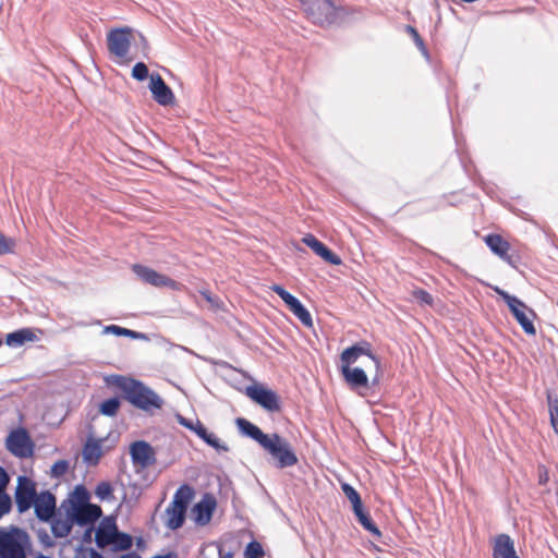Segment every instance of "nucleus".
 <instances>
[{
    "label": "nucleus",
    "instance_id": "obj_1",
    "mask_svg": "<svg viewBox=\"0 0 558 558\" xmlns=\"http://www.w3.org/2000/svg\"><path fill=\"white\" fill-rule=\"evenodd\" d=\"M114 383L123 391L124 398L136 409L151 413L163 407V399L141 380L118 375Z\"/></svg>",
    "mask_w": 558,
    "mask_h": 558
},
{
    "label": "nucleus",
    "instance_id": "obj_2",
    "mask_svg": "<svg viewBox=\"0 0 558 558\" xmlns=\"http://www.w3.org/2000/svg\"><path fill=\"white\" fill-rule=\"evenodd\" d=\"M262 448L269 453L277 469L293 466L299 461L291 444L277 433L270 434Z\"/></svg>",
    "mask_w": 558,
    "mask_h": 558
},
{
    "label": "nucleus",
    "instance_id": "obj_3",
    "mask_svg": "<svg viewBox=\"0 0 558 558\" xmlns=\"http://www.w3.org/2000/svg\"><path fill=\"white\" fill-rule=\"evenodd\" d=\"M493 290L506 302L509 311L523 331L529 336H534L536 333V329L533 324V318L536 316L535 312L519 298L508 293L504 289L495 287Z\"/></svg>",
    "mask_w": 558,
    "mask_h": 558
},
{
    "label": "nucleus",
    "instance_id": "obj_4",
    "mask_svg": "<svg viewBox=\"0 0 558 558\" xmlns=\"http://www.w3.org/2000/svg\"><path fill=\"white\" fill-rule=\"evenodd\" d=\"M28 544V534L23 529L12 526L8 532L0 530V558H26Z\"/></svg>",
    "mask_w": 558,
    "mask_h": 558
},
{
    "label": "nucleus",
    "instance_id": "obj_5",
    "mask_svg": "<svg viewBox=\"0 0 558 558\" xmlns=\"http://www.w3.org/2000/svg\"><path fill=\"white\" fill-rule=\"evenodd\" d=\"M307 17L319 26H328L336 23L338 9L332 0H313L305 7Z\"/></svg>",
    "mask_w": 558,
    "mask_h": 558
},
{
    "label": "nucleus",
    "instance_id": "obj_6",
    "mask_svg": "<svg viewBox=\"0 0 558 558\" xmlns=\"http://www.w3.org/2000/svg\"><path fill=\"white\" fill-rule=\"evenodd\" d=\"M133 272L144 282L156 288H168L173 291H181L184 286L171 279L170 277L159 274L150 267L135 264L132 267Z\"/></svg>",
    "mask_w": 558,
    "mask_h": 558
},
{
    "label": "nucleus",
    "instance_id": "obj_7",
    "mask_svg": "<svg viewBox=\"0 0 558 558\" xmlns=\"http://www.w3.org/2000/svg\"><path fill=\"white\" fill-rule=\"evenodd\" d=\"M8 450L17 458H29L34 453V442L25 428L12 430L7 438Z\"/></svg>",
    "mask_w": 558,
    "mask_h": 558
},
{
    "label": "nucleus",
    "instance_id": "obj_8",
    "mask_svg": "<svg viewBox=\"0 0 558 558\" xmlns=\"http://www.w3.org/2000/svg\"><path fill=\"white\" fill-rule=\"evenodd\" d=\"M245 395L269 412H277L280 410V399L278 395L263 385L255 384L247 386L245 388Z\"/></svg>",
    "mask_w": 558,
    "mask_h": 558
},
{
    "label": "nucleus",
    "instance_id": "obj_9",
    "mask_svg": "<svg viewBox=\"0 0 558 558\" xmlns=\"http://www.w3.org/2000/svg\"><path fill=\"white\" fill-rule=\"evenodd\" d=\"M35 483L27 476L17 477V486L15 489V504L17 511L23 513L27 511L37 499Z\"/></svg>",
    "mask_w": 558,
    "mask_h": 558
},
{
    "label": "nucleus",
    "instance_id": "obj_10",
    "mask_svg": "<svg viewBox=\"0 0 558 558\" xmlns=\"http://www.w3.org/2000/svg\"><path fill=\"white\" fill-rule=\"evenodd\" d=\"M365 355L369 357L377 369L381 367L380 359L372 351V344L365 340L354 343L353 345L344 349L340 355V365L351 366L360 356Z\"/></svg>",
    "mask_w": 558,
    "mask_h": 558
},
{
    "label": "nucleus",
    "instance_id": "obj_11",
    "mask_svg": "<svg viewBox=\"0 0 558 558\" xmlns=\"http://www.w3.org/2000/svg\"><path fill=\"white\" fill-rule=\"evenodd\" d=\"M107 45L110 53L118 58H125L131 46V28H114L107 35Z\"/></svg>",
    "mask_w": 558,
    "mask_h": 558
},
{
    "label": "nucleus",
    "instance_id": "obj_12",
    "mask_svg": "<svg viewBox=\"0 0 558 558\" xmlns=\"http://www.w3.org/2000/svg\"><path fill=\"white\" fill-rule=\"evenodd\" d=\"M64 514H69L73 525L78 526L95 525L102 514L101 508L97 506L75 507L71 506L69 509H62Z\"/></svg>",
    "mask_w": 558,
    "mask_h": 558
},
{
    "label": "nucleus",
    "instance_id": "obj_13",
    "mask_svg": "<svg viewBox=\"0 0 558 558\" xmlns=\"http://www.w3.org/2000/svg\"><path fill=\"white\" fill-rule=\"evenodd\" d=\"M130 456L134 465L148 468L156 462V452L150 444L145 440H136L130 447Z\"/></svg>",
    "mask_w": 558,
    "mask_h": 558
},
{
    "label": "nucleus",
    "instance_id": "obj_14",
    "mask_svg": "<svg viewBox=\"0 0 558 558\" xmlns=\"http://www.w3.org/2000/svg\"><path fill=\"white\" fill-rule=\"evenodd\" d=\"M33 506L36 517L41 522H49L57 514V499L49 490L41 492Z\"/></svg>",
    "mask_w": 558,
    "mask_h": 558
},
{
    "label": "nucleus",
    "instance_id": "obj_15",
    "mask_svg": "<svg viewBox=\"0 0 558 558\" xmlns=\"http://www.w3.org/2000/svg\"><path fill=\"white\" fill-rule=\"evenodd\" d=\"M340 373L351 390L359 391L361 396H365L361 392V389H367L369 381L363 368L340 365Z\"/></svg>",
    "mask_w": 558,
    "mask_h": 558
},
{
    "label": "nucleus",
    "instance_id": "obj_16",
    "mask_svg": "<svg viewBox=\"0 0 558 558\" xmlns=\"http://www.w3.org/2000/svg\"><path fill=\"white\" fill-rule=\"evenodd\" d=\"M149 89L153 98L161 106L172 105L174 102V95L160 74L153 73L149 75Z\"/></svg>",
    "mask_w": 558,
    "mask_h": 558
},
{
    "label": "nucleus",
    "instance_id": "obj_17",
    "mask_svg": "<svg viewBox=\"0 0 558 558\" xmlns=\"http://www.w3.org/2000/svg\"><path fill=\"white\" fill-rule=\"evenodd\" d=\"M217 501L214 496L206 494L196 502L192 509V514L197 525L204 526L209 523L216 509Z\"/></svg>",
    "mask_w": 558,
    "mask_h": 558
},
{
    "label": "nucleus",
    "instance_id": "obj_18",
    "mask_svg": "<svg viewBox=\"0 0 558 558\" xmlns=\"http://www.w3.org/2000/svg\"><path fill=\"white\" fill-rule=\"evenodd\" d=\"M302 241L306 246L313 250L316 255L330 265L339 266L342 264L340 256L329 250L328 246L319 241L315 235L308 233L302 239Z\"/></svg>",
    "mask_w": 558,
    "mask_h": 558
},
{
    "label": "nucleus",
    "instance_id": "obj_19",
    "mask_svg": "<svg viewBox=\"0 0 558 558\" xmlns=\"http://www.w3.org/2000/svg\"><path fill=\"white\" fill-rule=\"evenodd\" d=\"M493 558H519L512 538L508 534H499L495 538Z\"/></svg>",
    "mask_w": 558,
    "mask_h": 558
},
{
    "label": "nucleus",
    "instance_id": "obj_20",
    "mask_svg": "<svg viewBox=\"0 0 558 558\" xmlns=\"http://www.w3.org/2000/svg\"><path fill=\"white\" fill-rule=\"evenodd\" d=\"M235 424L242 435L255 440L260 447L269 437V434H265L257 425L246 418L239 417L235 420Z\"/></svg>",
    "mask_w": 558,
    "mask_h": 558
},
{
    "label": "nucleus",
    "instance_id": "obj_21",
    "mask_svg": "<svg viewBox=\"0 0 558 558\" xmlns=\"http://www.w3.org/2000/svg\"><path fill=\"white\" fill-rule=\"evenodd\" d=\"M89 499L90 495L88 490L83 485H77L70 494L69 498L61 502L60 510L69 509L71 506H73V508L96 506L95 504H90Z\"/></svg>",
    "mask_w": 558,
    "mask_h": 558
},
{
    "label": "nucleus",
    "instance_id": "obj_22",
    "mask_svg": "<svg viewBox=\"0 0 558 558\" xmlns=\"http://www.w3.org/2000/svg\"><path fill=\"white\" fill-rule=\"evenodd\" d=\"M117 524L114 520L105 519L96 530L95 542L98 548H106L111 545L114 537Z\"/></svg>",
    "mask_w": 558,
    "mask_h": 558
},
{
    "label": "nucleus",
    "instance_id": "obj_23",
    "mask_svg": "<svg viewBox=\"0 0 558 558\" xmlns=\"http://www.w3.org/2000/svg\"><path fill=\"white\" fill-rule=\"evenodd\" d=\"M39 338L36 332L28 327L17 329L13 332H10L5 337V343L12 348H19L25 344L26 342H36Z\"/></svg>",
    "mask_w": 558,
    "mask_h": 558
},
{
    "label": "nucleus",
    "instance_id": "obj_24",
    "mask_svg": "<svg viewBox=\"0 0 558 558\" xmlns=\"http://www.w3.org/2000/svg\"><path fill=\"white\" fill-rule=\"evenodd\" d=\"M48 523L51 524V532L56 538L66 537L73 527V521H71L69 514L61 518V512L59 515L56 514Z\"/></svg>",
    "mask_w": 558,
    "mask_h": 558
},
{
    "label": "nucleus",
    "instance_id": "obj_25",
    "mask_svg": "<svg viewBox=\"0 0 558 558\" xmlns=\"http://www.w3.org/2000/svg\"><path fill=\"white\" fill-rule=\"evenodd\" d=\"M166 513L168 515L167 526L170 530H178L184 524L186 509L179 506L177 507L173 505H169V507L166 510Z\"/></svg>",
    "mask_w": 558,
    "mask_h": 558
},
{
    "label": "nucleus",
    "instance_id": "obj_26",
    "mask_svg": "<svg viewBox=\"0 0 558 558\" xmlns=\"http://www.w3.org/2000/svg\"><path fill=\"white\" fill-rule=\"evenodd\" d=\"M485 243L499 257L506 255V251L510 248V244L499 234H488L485 238Z\"/></svg>",
    "mask_w": 558,
    "mask_h": 558
},
{
    "label": "nucleus",
    "instance_id": "obj_27",
    "mask_svg": "<svg viewBox=\"0 0 558 558\" xmlns=\"http://www.w3.org/2000/svg\"><path fill=\"white\" fill-rule=\"evenodd\" d=\"M288 307L305 327H313V319L311 313L298 298Z\"/></svg>",
    "mask_w": 558,
    "mask_h": 558
},
{
    "label": "nucleus",
    "instance_id": "obj_28",
    "mask_svg": "<svg viewBox=\"0 0 558 558\" xmlns=\"http://www.w3.org/2000/svg\"><path fill=\"white\" fill-rule=\"evenodd\" d=\"M101 456L99 440H88L83 448V459L89 464H96Z\"/></svg>",
    "mask_w": 558,
    "mask_h": 558
},
{
    "label": "nucleus",
    "instance_id": "obj_29",
    "mask_svg": "<svg viewBox=\"0 0 558 558\" xmlns=\"http://www.w3.org/2000/svg\"><path fill=\"white\" fill-rule=\"evenodd\" d=\"M546 399L550 425L554 432L558 435V395L554 391L547 390Z\"/></svg>",
    "mask_w": 558,
    "mask_h": 558
},
{
    "label": "nucleus",
    "instance_id": "obj_30",
    "mask_svg": "<svg viewBox=\"0 0 558 558\" xmlns=\"http://www.w3.org/2000/svg\"><path fill=\"white\" fill-rule=\"evenodd\" d=\"M194 496V490L191 486L183 484L178 488V490L174 494L173 500L170 505L179 506L184 509H187V506L190 501L192 500Z\"/></svg>",
    "mask_w": 558,
    "mask_h": 558
},
{
    "label": "nucleus",
    "instance_id": "obj_31",
    "mask_svg": "<svg viewBox=\"0 0 558 558\" xmlns=\"http://www.w3.org/2000/svg\"><path fill=\"white\" fill-rule=\"evenodd\" d=\"M104 333H112L118 337H129L136 340H145L147 336L143 332H138L132 329H128L118 325H109L104 328Z\"/></svg>",
    "mask_w": 558,
    "mask_h": 558
},
{
    "label": "nucleus",
    "instance_id": "obj_32",
    "mask_svg": "<svg viewBox=\"0 0 558 558\" xmlns=\"http://www.w3.org/2000/svg\"><path fill=\"white\" fill-rule=\"evenodd\" d=\"M113 542L111 543L113 550H128L132 547L133 539L130 534L119 532L118 529L114 532V537L112 538Z\"/></svg>",
    "mask_w": 558,
    "mask_h": 558
},
{
    "label": "nucleus",
    "instance_id": "obj_33",
    "mask_svg": "<svg viewBox=\"0 0 558 558\" xmlns=\"http://www.w3.org/2000/svg\"><path fill=\"white\" fill-rule=\"evenodd\" d=\"M121 405L118 397L104 400L99 405V412L105 416H114Z\"/></svg>",
    "mask_w": 558,
    "mask_h": 558
},
{
    "label": "nucleus",
    "instance_id": "obj_34",
    "mask_svg": "<svg viewBox=\"0 0 558 558\" xmlns=\"http://www.w3.org/2000/svg\"><path fill=\"white\" fill-rule=\"evenodd\" d=\"M202 440L219 452L229 451V447L226 444H222L214 433L207 432L205 436L202 437Z\"/></svg>",
    "mask_w": 558,
    "mask_h": 558
},
{
    "label": "nucleus",
    "instance_id": "obj_35",
    "mask_svg": "<svg viewBox=\"0 0 558 558\" xmlns=\"http://www.w3.org/2000/svg\"><path fill=\"white\" fill-rule=\"evenodd\" d=\"M245 558H262L265 555L264 548L257 541H251L244 551Z\"/></svg>",
    "mask_w": 558,
    "mask_h": 558
},
{
    "label": "nucleus",
    "instance_id": "obj_36",
    "mask_svg": "<svg viewBox=\"0 0 558 558\" xmlns=\"http://www.w3.org/2000/svg\"><path fill=\"white\" fill-rule=\"evenodd\" d=\"M112 486L109 482H100L95 489V495L100 500L109 499L112 496Z\"/></svg>",
    "mask_w": 558,
    "mask_h": 558
},
{
    "label": "nucleus",
    "instance_id": "obj_37",
    "mask_svg": "<svg viewBox=\"0 0 558 558\" xmlns=\"http://www.w3.org/2000/svg\"><path fill=\"white\" fill-rule=\"evenodd\" d=\"M148 75V68L144 62H137L132 69V77L136 81H145Z\"/></svg>",
    "mask_w": 558,
    "mask_h": 558
},
{
    "label": "nucleus",
    "instance_id": "obj_38",
    "mask_svg": "<svg viewBox=\"0 0 558 558\" xmlns=\"http://www.w3.org/2000/svg\"><path fill=\"white\" fill-rule=\"evenodd\" d=\"M341 489H342L344 496L350 500V502L352 505L362 501L361 496L357 493V490L353 486H351L350 484L342 483L341 484Z\"/></svg>",
    "mask_w": 558,
    "mask_h": 558
},
{
    "label": "nucleus",
    "instance_id": "obj_39",
    "mask_svg": "<svg viewBox=\"0 0 558 558\" xmlns=\"http://www.w3.org/2000/svg\"><path fill=\"white\" fill-rule=\"evenodd\" d=\"M367 532H369L375 537L379 538L381 537V532L378 529V526L374 523L372 518L367 515L366 518H361V521L359 522Z\"/></svg>",
    "mask_w": 558,
    "mask_h": 558
},
{
    "label": "nucleus",
    "instance_id": "obj_40",
    "mask_svg": "<svg viewBox=\"0 0 558 558\" xmlns=\"http://www.w3.org/2000/svg\"><path fill=\"white\" fill-rule=\"evenodd\" d=\"M271 290L280 296V299L284 302L287 306H289L296 299V296L292 295L282 286L274 284L271 287Z\"/></svg>",
    "mask_w": 558,
    "mask_h": 558
},
{
    "label": "nucleus",
    "instance_id": "obj_41",
    "mask_svg": "<svg viewBox=\"0 0 558 558\" xmlns=\"http://www.w3.org/2000/svg\"><path fill=\"white\" fill-rule=\"evenodd\" d=\"M412 294H413L414 299L417 302H420L421 304L433 305L434 299H433L432 294L428 293L426 290L415 289Z\"/></svg>",
    "mask_w": 558,
    "mask_h": 558
},
{
    "label": "nucleus",
    "instance_id": "obj_42",
    "mask_svg": "<svg viewBox=\"0 0 558 558\" xmlns=\"http://www.w3.org/2000/svg\"><path fill=\"white\" fill-rule=\"evenodd\" d=\"M69 470V462L66 460H59L54 462L51 466V475L52 477H60L64 475Z\"/></svg>",
    "mask_w": 558,
    "mask_h": 558
},
{
    "label": "nucleus",
    "instance_id": "obj_43",
    "mask_svg": "<svg viewBox=\"0 0 558 558\" xmlns=\"http://www.w3.org/2000/svg\"><path fill=\"white\" fill-rule=\"evenodd\" d=\"M12 508L11 497L5 493H0V519L10 512Z\"/></svg>",
    "mask_w": 558,
    "mask_h": 558
},
{
    "label": "nucleus",
    "instance_id": "obj_44",
    "mask_svg": "<svg viewBox=\"0 0 558 558\" xmlns=\"http://www.w3.org/2000/svg\"><path fill=\"white\" fill-rule=\"evenodd\" d=\"M407 31L412 35L415 45L422 51V53L424 56H428V51L425 47L424 40L422 39L417 31L412 26H407Z\"/></svg>",
    "mask_w": 558,
    "mask_h": 558
},
{
    "label": "nucleus",
    "instance_id": "obj_45",
    "mask_svg": "<svg viewBox=\"0 0 558 558\" xmlns=\"http://www.w3.org/2000/svg\"><path fill=\"white\" fill-rule=\"evenodd\" d=\"M15 242L14 240L4 236L2 233H0V254H9L13 252Z\"/></svg>",
    "mask_w": 558,
    "mask_h": 558
},
{
    "label": "nucleus",
    "instance_id": "obj_46",
    "mask_svg": "<svg viewBox=\"0 0 558 558\" xmlns=\"http://www.w3.org/2000/svg\"><path fill=\"white\" fill-rule=\"evenodd\" d=\"M201 295L214 308H220L221 307V301L218 296H215L210 293L209 290H201Z\"/></svg>",
    "mask_w": 558,
    "mask_h": 558
},
{
    "label": "nucleus",
    "instance_id": "obj_47",
    "mask_svg": "<svg viewBox=\"0 0 558 558\" xmlns=\"http://www.w3.org/2000/svg\"><path fill=\"white\" fill-rule=\"evenodd\" d=\"M500 258L513 268L518 267L520 260L519 255L509 254V251H506V255L500 256Z\"/></svg>",
    "mask_w": 558,
    "mask_h": 558
},
{
    "label": "nucleus",
    "instance_id": "obj_48",
    "mask_svg": "<svg viewBox=\"0 0 558 558\" xmlns=\"http://www.w3.org/2000/svg\"><path fill=\"white\" fill-rule=\"evenodd\" d=\"M10 482V476L5 469L0 465V493L5 492V487Z\"/></svg>",
    "mask_w": 558,
    "mask_h": 558
},
{
    "label": "nucleus",
    "instance_id": "obj_49",
    "mask_svg": "<svg viewBox=\"0 0 558 558\" xmlns=\"http://www.w3.org/2000/svg\"><path fill=\"white\" fill-rule=\"evenodd\" d=\"M191 430L194 432L201 439L208 432V429L203 425V423L198 418H196L195 424Z\"/></svg>",
    "mask_w": 558,
    "mask_h": 558
},
{
    "label": "nucleus",
    "instance_id": "obj_50",
    "mask_svg": "<svg viewBox=\"0 0 558 558\" xmlns=\"http://www.w3.org/2000/svg\"><path fill=\"white\" fill-rule=\"evenodd\" d=\"M352 508H353V512L354 514L356 515L357 518V521L360 522L361 521V518H366L367 515H369L363 508V504L362 501L357 502V504H354L352 505Z\"/></svg>",
    "mask_w": 558,
    "mask_h": 558
},
{
    "label": "nucleus",
    "instance_id": "obj_51",
    "mask_svg": "<svg viewBox=\"0 0 558 558\" xmlns=\"http://www.w3.org/2000/svg\"><path fill=\"white\" fill-rule=\"evenodd\" d=\"M175 417H177V421H178V423H179L180 425H182L183 427H185V428H187V429H190V430L192 429V427H193V426H194V424H195V421H192V420H190V418H186V417H184L183 415H181V414H179V413L175 415Z\"/></svg>",
    "mask_w": 558,
    "mask_h": 558
},
{
    "label": "nucleus",
    "instance_id": "obj_52",
    "mask_svg": "<svg viewBox=\"0 0 558 558\" xmlns=\"http://www.w3.org/2000/svg\"><path fill=\"white\" fill-rule=\"evenodd\" d=\"M86 530L83 534V542H90L92 541V534L95 531V525H85Z\"/></svg>",
    "mask_w": 558,
    "mask_h": 558
},
{
    "label": "nucleus",
    "instance_id": "obj_53",
    "mask_svg": "<svg viewBox=\"0 0 558 558\" xmlns=\"http://www.w3.org/2000/svg\"><path fill=\"white\" fill-rule=\"evenodd\" d=\"M41 543H44L46 546H52V541L50 539L49 535L44 532L43 535H40Z\"/></svg>",
    "mask_w": 558,
    "mask_h": 558
},
{
    "label": "nucleus",
    "instance_id": "obj_54",
    "mask_svg": "<svg viewBox=\"0 0 558 558\" xmlns=\"http://www.w3.org/2000/svg\"><path fill=\"white\" fill-rule=\"evenodd\" d=\"M88 558H105L102 554H100L99 551H97L96 549L94 548H90L88 550Z\"/></svg>",
    "mask_w": 558,
    "mask_h": 558
},
{
    "label": "nucleus",
    "instance_id": "obj_55",
    "mask_svg": "<svg viewBox=\"0 0 558 558\" xmlns=\"http://www.w3.org/2000/svg\"><path fill=\"white\" fill-rule=\"evenodd\" d=\"M548 481V474H547V471L545 470L544 473H541L539 474V484H546V482Z\"/></svg>",
    "mask_w": 558,
    "mask_h": 558
},
{
    "label": "nucleus",
    "instance_id": "obj_56",
    "mask_svg": "<svg viewBox=\"0 0 558 558\" xmlns=\"http://www.w3.org/2000/svg\"><path fill=\"white\" fill-rule=\"evenodd\" d=\"M121 558H141V557L135 553H129V554L123 555Z\"/></svg>",
    "mask_w": 558,
    "mask_h": 558
},
{
    "label": "nucleus",
    "instance_id": "obj_57",
    "mask_svg": "<svg viewBox=\"0 0 558 558\" xmlns=\"http://www.w3.org/2000/svg\"><path fill=\"white\" fill-rule=\"evenodd\" d=\"M376 372H377L376 376L373 378V381H372L373 385H375V384H377L379 381V375H380L381 371H380V368L379 369L376 368Z\"/></svg>",
    "mask_w": 558,
    "mask_h": 558
},
{
    "label": "nucleus",
    "instance_id": "obj_58",
    "mask_svg": "<svg viewBox=\"0 0 558 558\" xmlns=\"http://www.w3.org/2000/svg\"><path fill=\"white\" fill-rule=\"evenodd\" d=\"M442 201H439L437 205H434L430 209H437L441 206Z\"/></svg>",
    "mask_w": 558,
    "mask_h": 558
},
{
    "label": "nucleus",
    "instance_id": "obj_59",
    "mask_svg": "<svg viewBox=\"0 0 558 558\" xmlns=\"http://www.w3.org/2000/svg\"><path fill=\"white\" fill-rule=\"evenodd\" d=\"M141 40H142V43H143L145 46H147V41H146V38H145L144 36H141Z\"/></svg>",
    "mask_w": 558,
    "mask_h": 558
},
{
    "label": "nucleus",
    "instance_id": "obj_60",
    "mask_svg": "<svg viewBox=\"0 0 558 558\" xmlns=\"http://www.w3.org/2000/svg\"><path fill=\"white\" fill-rule=\"evenodd\" d=\"M221 558H232V554L231 553H227L225 557H221Z\"/></svg>",
    "mask_w": 558,
    "mask_h": 558
},
{
    "label": "nucleus",
    "instance_id": "obj_61",
    "mask_svg": "<svg viewBox=\"0 0 558 558\" xmlns=\"http://www.w3.org/2000/svg\"><path fill=\"white\" fill-rule=\"evenodd\" d=\"M36 558H51V557H49V556H45V555H39V556H38V557H36Z\"/></svg>",
    "mask_w": 558,
    "mask_h": 558
}]
</instances>
